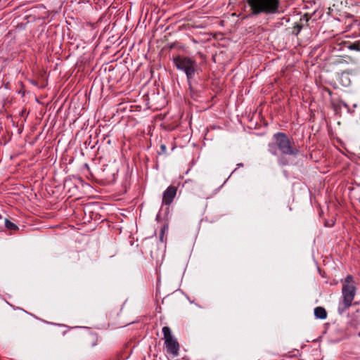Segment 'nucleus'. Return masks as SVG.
Masks as SVG:
<instances>
[{"mask_svg": "<svg viewBox=\"0 0 360 360\" xmlns=\"http://www.w3.org/2000/svg\"><path fill=\"white\" fill-rule=\"evenodd\" d=\"M343 3H345V6L347 4V1H341L340 4L342 5Z\"/></svg>", "mask_w": 360, "mask_h": 360, "instance_id": "obj_21", "label": "nucleus"}, {"mask_svg": "<svg viewBox=\"0 0 360 360\" xmlns=\"http://www.w3.org/2000/svg\"><path fill=\"white\" fill-rule=\"evenodd\" d=\"M347 36L343 34L342 37L339 36V51L343 50L345 48L351 50H359V45L356 44L355 43H351L349 41H346L342 40L344 37H346Z\"/></svg>", "mask_w": 360, "mask_h": 360, "instance_id": "obj_8", "label": "nucleus"}, {"mask_svg": "<svg viewBox=\"0 0 360 360\" xmlns=\"http://www.w3.org/2000/svg\"><path fill=\"white\" fill-rule=\"evenodd\" d=\"M103 180L107 183L112 182L115 180V169H111L108 166H105L102 170L101 174Z\"/></svg>", "mask_w": 360, "mask_h": 360, "instance_id": "obj_7", "label": "nucleus"}, {"mask_svg": "<svg viewBox=\"0 0 360 360\" xmlns=\"http://www.w3.org/2000/svg\"><path fill=\"white\" fill-rule=\"evenodd\" d=\"M342 287V311L348 309L352 304L356 295V282L352 275H348L345 279L341 280Z\"/></svg>", "mask_w": 360, "mask_h": 360, "instance_id": "obj_4", "label": "nucleus"}, {"mask_svg": "<svg viewBox=\"0 0 360 360\" xmlns=\"http://www.w3.org/2000/svg\"><path fill=\"white\" fill-rule=\"evenodd\" d=\"M177 192V188L174 186H169L163 193L162 204L169 205L174 200Z\"/></svg>", "mask_w": 360, "mask_h": 360, "instance_id": "obj_6", "label": "nucleus"}, {"mask_svg": "<svg viewBox=\"0 0 360 360\" xmlns=\"http://www.w3.org/2000/svg\"><path fill=\"white\" fill-rule=\"evenodd\" d=\"M236 166H237V168H236L232 173H233L238 167H243V163H238V164H237Z\"/></svg>", "mask_w": 360, "mask_h": 360, "instance_id": "obj_18", "label": "nucleus"}, {"mask_svg": "<svg viewBox=\"0 0 360 360\" xmlns=\"http://www.w3.org/2000/svg\"><path fill=\"white\" fill-rule=\"evenodd\" d=\"M328 10H329V11H328V14H329V15H332V16H333V15L332 14V12H333V9L332 8H330H330H328Z\"/></svg>", "mask_w": 360, "mask_h": 360, "instance_id": "obj_19", "label": "nucleus"}, {"mask_svg": "<svg viewBox=\"0 0 360 360\" xmlns=\"http://www.w3.org/2000/svg\"><path fill=\"white\" fill-rule=\"evenodd\" d=\"M343 3H345V6L347 4V1H341L340 4L342 5Z\"/></svg>", "mask_w": 360, "mask_h": 360, "instance_id": "obj_23", "label": "nucleus"}, {"mask_svg": "<svg viewBox=\"0 0 360 360\" xmlns=\"http://www.w3.org/2000/svg\"><path fill=\"white\" fill-rule=\"evenodd\" d=\"M87 342L90 347H93L97 345L98 337L96 335L91 334L88 337Z\"/></svg>", "mask_w": 360, "mask_h": 360, "instance_id": "obj_11", "label": "nucleus"}, {"mask_svg": "<svg viewBox=\"0 0 360 360\" xmlns=\"http://www.w3.org/2000/svg\"><path fill=\"white\" fill-rule=\"evenodd\" d=\"M269 151L274 155H278V150L283 155L296 156L299 150L294 146L289 137L283 132H278L274 134L273 141L268 145Z\"/></svg>", "mask_w": 360, "mask_h": 360, "instance_id": "obj_1", "label": "nucleus"}, {"mask_svg": "<svg viewBox=\"0 0 360 360\" xmlns=\"http://www.w3.org/2000/svg\"><path fill=\"white\" fill-rule=\"evenodd\" d=\"M176 69L185 72L189 87L191 88V81L198 70L197 62L188 56H177L173 58Z\"/></svg>", "mask_w": 360, "mask_h": 360, "instance_id": "obj_3", "label": "nucleus"}, {"mask_svg": "<svg viewBox=\"0 0 360 360\" xmlns=\"http://www.w3.org/2000/svg\"><path fill=\"white\" fill-rule=\"evenodd\" d=\"M160 148L163 152H165L166 150V146L165 145H162Z\"/></svg>", "mask_w": 360, "mask_h": 360, "instance_id": "obj_20", "label": "nucleus"}, {"mask_svg": "<svg viewBox=\"0 0 360 360\" xmlns=\"http://www.w3.org/2000/svg\"><path fill=\"white\" fill-rule=\"evenodd\" d=\"M340 83L343 86H349L351 81L349 77L348 73L347 72H342L341 75L340 77Z\"/></svg>", "mask_w": 360, "mask_h": 360, "instance_id": "obj_10", "label": "nucleus"}, {"mask_svg": "<svg viewBox=\"0 0 360 360\" xmlns=\"http://www.w3.org/2000/svg\"><path fill=\"white\" fill-rule=\"evenodd\" d=\"M343 3H345V6L347 4V1H341L340 4L342 5Z\"/></svg>", "mask_w": 360, "mask_h": 360, "instance_id": "obj_22", "label": "nucleus"}, {"mask_svg": "<svg viewBox=\"0 0 360 360\" xmlns=\"http://www.w3.org/2000/svg\"><path fill=\"white\" fill-rule=\"evenodd\" d=\"M335 224V221H332L331 223L330 222H328V221H326L325 223V225L326 226H333V225Z\"/></svg>", "mask_w": 360, "mask_h": 360, "instance_id": "obj_17", "label": "nucleus"}, {"mask_svg": "<svg viewBox=\"0 0 360 360\" xmlns=\"http://www.w3.org/2000/svg\"><path fill=\"white\" fill-rule=\"evenodd\" d=\"M342 105H343L345 108H348L347 105L345 103L339 101V105H338L339 109L341 108Z\"/></svg>", "mask_w": 360, "mask_h": 360, "instance_id": "obj_16", "label": "nucleus"}, {"mask_svg": "<svg viewBox=\"0 0 360 360\" xmlns=\"http://www.w3.org/2000/svg\"><path fill=\"white\" fill-rule=\"evenodd\" d=\"M302 25H297L296 26L294 27L293 28V32L297 35L299 34V32H300V30H302Z\"/></svg>", "mask_w": 360, "mask_h": 360, "instance_id": "obj_15", "label": "nucleus"}, {"mask_svg": "<svg viewBox=\"0 0 360 360\" xmlns=\"http://www.w3.org/2000/svg\"><path fill=\"white\" fill-rule=\"evenodd\" d=\"M334 110L336 112L337 110V106L334 105Z\"/></svg>", "mask_w": 360, "mask_h": 360, "instance_id": "obj_24", "label": "nucleus"}, {"mask_svg": "<svg viewBox=\"0 0 360 360\" xmlns=\"http://www.w3.org/2000/svg\"><path fill=\"white\" fill-rule=\"evenodd\" d=\"M250 13L245 18L262 14L271 15L278 12L279 0H246Z\"/></svg>", "mask_w": 360, "mask_h": 360, "instance_id": "obj_2", "label": "nucleus"}, {"mask_svg": "<svg viewBox=\"0 0 360 360\" xmlns=\"http://www.w3.org/2000/svg\"><path fill=\"white\" fill-rule=\"evenodd\" d=\"M278 162L280 165L284 166L288 164V161L284 157H281L278 158Z\"/></svg>", "mask_w": 360, "mask_h": 360, "instance_id": "obj_14", "label": "nucleus"}, {"mask_svg": "<svg viewBox=\"0 0 360 360\" xmlns=\"http://www.w3.org/2000/svg\"><path fill=\"white\" fill-rule=\"evenodd\" d=\"M5 226L8 229L11 230V231H15V230L18 229V227L17 226V225H15L14 223H13L12 221H9L7 219H5Z\"/></svg>", "mask_w": 360, "mask_h": 360, "instance_id": "obj_12", "label": "nucleus"}, {"mask_svg": "<svg viewBox=\"0 0 360 360\" xmlns=\"http://www.w3.org/2000/svg\"><path fill=\"white\" fill-rule=\"evenodd\" d=\"M162 331L164 335L165 345L166 347L167 352L174 356L178 355L179 344L177 340L172 335L170 328L168 326H164Z\"/></svg>", "mask_w": 360, "mask_h": 360, "instance_id": "obj_5", "label": "nucleus"}, {"mask_svg": "<svg viewBox=\"0 0 360 360\" xmlns=\"http://www.w3.org/2000/svg\"><path fill=\"white\" fill-rule=\"evenodd\" d=\"M314 316L317 319H325L327 317V312L322 307H317L314 309Z\"/></svg>", "mask_w": 360, "mask_h": 360, "instance_id": "obj_9", "label": "nucleus"}, {"mask_svg": "<svg viewBox=\"0 0 360 360\" xmlns=\"http://www.w3.org/2000/svg\"><path fill=\"white\" fill-rule=\"evenodd\" d=\"M167 230V226H164L163 227H162L161 230H160V240L163 243L165 241V238H164V236H165V231Z\"/></svg>", "mask_w": 360, "mask_h": 360, "instance_id": "obj_13", "label": "nucleus"}]
</instances>
